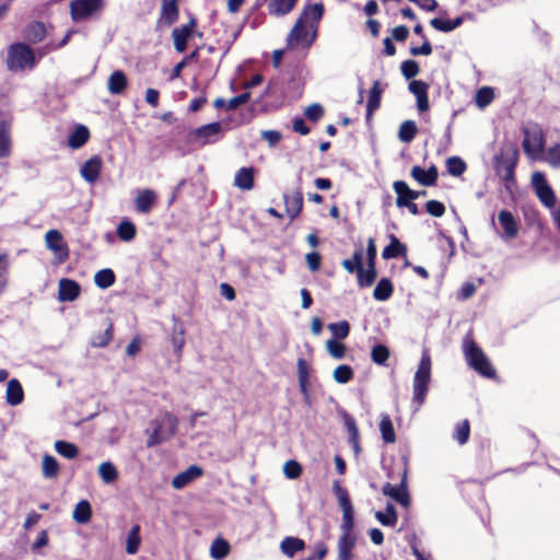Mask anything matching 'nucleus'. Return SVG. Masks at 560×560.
Returning <instances> with one entry per match:
<instances>
[{
  "mask_svg": "<svg viewBox=\"0 0 560 560\" xmlns=\"http://www.w3.org/2000/svg\"><path fill=\"white\" fill-rule=\"evenodd\" d=\"M323 14L324 5L322 3H314L304 7L288 35V48H310L317 37L318 24Z\"/></svg>",
  "mask_w": 560,
  "mask_h": 560,
  "instance_id": "obj_1",
  "label": "nucleus"
},
{
  "mask_svg": "<svg viewBox=\"0 0 560 560\" xmlns=\"http://www.w3.org/2000/svg\"><path fill=\"white\" fill-rule=\"evenodd\" d=\"M432 361L428 350L422 351V355L412 382V402L417 405L416 409L425 401L431 382Z\"/></svg>",
  "mask_w": 560,
  "mask_h": 560,
  "instance_id": "obj_2",
  "label": "nucleus"
},
{
  "mask_svg": "<svg viewBox=\"0 0 560 560\" xmlns=\"http://www.w3.org/2000/svg\"><path fill=\"white\" fill-rule=\"evenodd\" d=\"M7 66L13 72L32 70L36 66L35 54L26 44H12L8 49Z\"/></svg>",
  "mask_w": 560,
  "mask_h": 560,
  "instance_id": "obj_3",
  "label": "nucleus"
},
{
  "mask_svg": "<svg viewBox=\"0 0 560 560\" xmlns=\"http://www.w3.org/2000/svg\"><path fill=\"white\" fill-rule=\"evenodd\" d=\"M463 350L470 368L485 377H494L495 370L483 351L471 339L464 340Z\"/></svg>",
  "mask_w": 560,
  "mask_h": 560,
  "instance_id": "obj_4",
  "label": "nucleus"
},
{
  "mask_svg": "<svg viewBox=\"0 0 560 560\" xmlns=\"http://www.w3.org/2000/svg\"><path fill=\"white\" fill-rule=\"evenodd\" d=\"M177 424V418L170 412H165L161 417L154 419L151 422L152 432L148 439L147 445H158L172 438L176 432Z\"/></svg>",
  "mask_w": 560,
  "mask_h": 560,
  "instance_id": "obj_5",
  "label": "nucleus"
},
{
  "mask_svg": "<svg viewBox=\"0 0 560 560\" xmlns=\"http://www.w3.org/2000/svg\"><path fill=\"white\" fill-rule=\"evenodd\" d=\"M332 491L338 500V504L342 511V522L340 525L342 535L347 537H354L352 535V529L354 526V510L352 502L349 498V493L346 488H343L339 481H334Z\"/></svg>",
  "mask_w": 560,
  "mask_h": 560,
  "instance_id": "obj_6",
  "label": "nucleus"
},
{
  "mask_svg": "<svg viewBox=\"0 0 560 560\" xmlns=\"http://www.w3.org/2000/svg\"><path fill=\"white\" fill-rule=\"evenodd\" d=\"M516 162L517 151L514 148L502 149L500 154L495 158V172L506 185L514 182Z\"/></svg>",
  "mask_w": 560,
  "mask_h": 560,
  "instance_id": "obj_7",
  "label": "nucleus"
},
{
  "mask_svg": "<svg viewBox=\"0 0 560 560\" xmlns=\"http://www.w3.org/2000/svg\"><path fill=\"white\" fill-rule=\"evenodd\" d=\"M545 137L542 129L536 125H528L524 129L523 148L527 155L537 159L544 152Z\"/></svg>",
  "mask_w": 560,
  "mask_h": 560,
  "instance_id": "obj_8",
  "label": "nucleus"
},
{
  "mask_svg": "<svg viewBox=\"0 0 560 560\" xmlns=\"http://www.w3.org/2000/svg\"><path fill=\"white\" fill-rule=\"evenodd\" d=\"M104 0H72L70 14L74 22L86 21L101 13L104 9Z\"/></svg>",
  "mask_w": 560,
  "mask_h": 560,
  "instance_id": "obj_9",
  "label": "nucleus"
},
{
  "mask_svg": "<svg viewBox=\"0 0 560 560\" xmlns=\"http://www.w3.org/2000/svg\"><path fill=\"white\" fill-rule=\"evenodd\" d=\"M532 185L536 191L537 197L541 201L542 205H545L550 210L553 209L557 205V198L552 190V188L549 186V184L546 180V177L544 173L541 172H535L532 175Z\"/></svg>",
  "mask_w": 560,
  "mask_h": 560,
  "instance_id": "obj_10",
  "label": "nucleus"
},
{
  "mask_svg": "<svg viewBox=\"0 0 560 560\" xmlns=\"http://www.w3.org/2000/svg\"><path fill=\"white\" fill-rule=\"evenodd\" d=\"M382 492L384 495L392 498L402 506H409L410 497L407 489V465H405L400 483L398 486H394L389 482H386L382 488Z\"/></svg>",
  "mask_w": 560,
  "mask_h": 560,
  "instance_id": "obj_11",
  "label": "nucleus"
},
{
  "mask_svg": "<svg viewBox=\"0 0 560 560\" xmlns=\"http://www.w3.org/2000/svg\"><path fill=\"white\" fill-rule=\"evenodd\" d=\"M222 132V125L220 122H212L203 125L194 131V138L200 144H209L215 142Z\"/></svg>",
  "mask_w": 560,
  "mask_h": 560,
  "instance_id": "obj_12",
  "label": "nucleus"
},
{
  "mask_svg": "<svg viewBox=\"0 0 560 560\" xmlns=\"http://www.w3.org/2000/svg\"><path fill=\"white\" fill-rule=\"evenodd\" d=\"M498 222L503 232L501 237L504 241L513 240L518 234V222L515 217L508 210H502L498 214Z\"/></svg>",
  "mask_w": 560,
  "mask_h": 560,
  "instance_id": "obj_13",
  "label": "nucleus"
},
{
  "mask_svg": "<svg viewBox=\"0 0 560 560\" xmlns=\"http://www.w3.org/2000/svg\"><path fill=\"white\" fill-rule=\"evenodd\" d=\"M196 20L191 19L188 24L175 27L172 32L174 47L176 51L183 52L187 47V42L194 34Z\"/></svg>",
  "mask_w": 560,
  "mask_h": 560,
  "instance_id": "obj_14",
  "label": "nucleus"
},
{
  "mask_svg": "<svg viewBox=\"0 0 560 560\" xmlns=\"http://www.w3.org/2000/svg\"><path fill=\"white\" fill-rule=\"evenodd\" d=\"M177 0H163L161 14L158 21L159 27H168L178 19Z\"/></svg>",
  "mask_w": 560,
  "mask_h": 560,
  "instance_id": "obj_15",
  "label": "nucleus"
},
{
  "mask_svg": "<svg viewBox=\"0 0 560 560\" xmlns=\"http://www.w3.org/2000/svg\"><path fill=\"white\" fill-rule=\"evenodd\" d=\"M102 165V159L98 155L92 156L81 166L82 178L90 184L95 183L100 177Z\"/></svg>",
  "mask_w": 560,
  "mask_h": 560,
  "instance_id": "obj_16",
  "label": "nucleus"
},
{
  "mask_svg": "<svg viewBox=\"0 0 560 560\" xmlns=\"http://www.w3.org/2000/svg\"><path fill=\"white\" fill-rule=\"evenodd\" d=\"M45 242L48 249L59 256L61 259L68 257V250L63 244L62 235L57 230H49L45 235Z\"/></svg>",
  "mask_w": 560,
  "mask_h": 560,
  "instance_id": "obj_17",
  "label": "nucleus"
},
{
  "mask_svg": "<svg viewBox=\"0 0 560 560\" xmlns=\"http://www.w3.org/2000/svg\"><path fill=\"white\" fill-rule=\"evenodd\" d=\"M81 292V288L78 282L70 279H61L58 285V299L61 302L74 301Z\"/></svg>",
  "mask_w": 560,
  "mask_h": 560,
  "instance_id": "obj_18",
  "label": "nucleus"
},
{
  "mask_svg": "<svg viewBox=\"0 0 560 560\" xmlns=\"http://www.w3.org/2000/svg\"><path fill=\"white\" fill-rule=\"evenodd\" d=\"M283 199L287 214L290 217V219H295L300 214L303 207L302 190L296 188L292 192L285 194Z\"/></svg>",
  "mask_w": 560,
  "mask_h": 560,
  "instance_id": "obj_19",
  "label": "nucleus"
},
{
  "mask_svg": "<svg viewBox=\"0 0 560 560\" xmlns=\"http://www.w3.org/2000/svg\"><path fill=\"white\" fill-rule=\"evenodd\" d=\"M409 91L417 98V107L420 112L429 109L428 89L429 85L423 81L413 80L409 83Z\"/></svg>",
  "mask_w": 560,
  "mask_h": 560,
  "instance_id": "obj_20",
  "label": "nucleus"
},
{
  "mask_svg": "<svg viewBox=\"0 0 560 560\" xmlns=\"http://www.w3.org/2000/svg\"><path fill=\"white\" fill-rule=\"evenodd\" d=\"M202 475V469L199 466L191 465L186 470L176 475L172 480V486L175 489H183L195 479Z\"/></svg>",
  "mask_w": 560,
  "mask_h": 560,
  "instance_id": "obj_21",
  "label": "nucleus"
},
{
  "mask_svg": "<svg viewBox=\"0 0 560 560\" xmlns=\"http://www.w3.org/2000/svg\"><path fill=\"white\" fill-rule=\"evenodd\" d=\"M156 198L158 196L152 189L140 190L135 199L136 210L140 213L150 212Z\"/></svg>",
  "mask_w": 560,
  "mask_h": 560,
  "instance_id": "obj_22",
  "label": "nucleus"
},
{
  "mask_svg": "<svg viewBox=\"0 0 560 560\" xmlns=\"http://www.w3.org/2000/svg\"><path fill=\"white\" fill-rule=\"evenodd\" d=\"M270 15L283 16L289 14L299 0H265Z\"/></svg>",
  "mask_w": 560,
  "mask_h": 560,
  "instance_id": "obj_23",
  "label": "nucleus"
},
{
  "mask_svg": "<svg viewBox=\"0 0 560 560\" xmlns=\"http://www.w3.org/2000/svg\"><path fill=\"white\" fill-rule=\"evenodd\" d=\"M411 176L422 186H433L438 179V171L434 166L423 170L416 165L411 168Z\"/></svg>",
  "mask_w": 560,
  "mask_h": 560,
  "instance_id": "obj_24",
  "label": "nucleus"
},
{
  "mask_svg": "<svg viewBox=\"0 0 560 560\" xmlns=\"http://www.w3.org/2000/svg\"><path fill=\"white\" fill-rule=\"evenodd\" d=\"M24 399V390L16 378H12L7 384L5 400L10 406H18Z\"/></svg>",
  "mask_w": 560,
  "mask_h": 560,
  "instance_id": "obj_25",
  "label": "nucleus"
},
{
  "mask_svg": "<svg viewBox=\"0 0 560 560\" xmlns=\"http://www.w3.org/2000/svg\"><path fill=\"white\" fill-rule=\"evenodd\" d=\"M174 326L171 335V343L177 358L182 357V351L185 346V328L184 325L177 319L173 318Z\"/></svg>",
  "mask_w": 560,
  "mask_h": 560,
  "instance_id": "obj_26",
  "label": "nucleus"
},
{
  "mask_svg": "<svg viewBox=\"0 0 560 560\" xmlns=\"http://www.w3.org/2000/svg\"><path fill=\"white\" fill-rule=\"evenodd\" d=\"M11 154V122L9 120L0 121V159L8 158Z\"/></svg>",
  "mask_w": 560,
  "mask_h": 560,
  "instance_id": "obj_27",
  "label": "nucleus"
},
{
  "mask_svg": "<svg viewBox=\"0 0 560 560\" xmlns=\"http://www.w3.org/2000/svg\"><path fill=\"white\" fill-rule=\"evenodd\" d=\"M128 85L126 74L121 70L114 71L107 81V90L112 95H118L125 91Z\"/></svg>",
  "mask_w": 560,
  "mask_h": 560,
  "instance_id": "obj_28",
  "label": "nucleus"
},
{
  "mask_svg": "<svg viewBox=\"0 0 560 560\" xmlns=\"http://www.w3.org/2000/svg\"><path fill=\"white\" fill-rule=\"evenodd\" d=\"M234 186L241 190H250L254 187V168L242 167L234 176Z\"/></svg>",
  "mask_w": 560,
  "mask_h": 560,
  "instance_id": "obj_29",
  "label": "nucleus"
},
{
  "mask_svg": "<svg viewBox=\"0 0 560 560\" xmlns=\"http://www.w3.org/2000/svg\"><path fill=\"white\" fill-rule=\"evenodd\" d=\"M355 537L340 536L338 539V560H352Z\"/></svg>",
  "mask_w": 560,
  "mask_h": 560,
  "instance_id": "obj_30",
  "label": "nucleus"
},
{
  "mask_svg": "<svg viewBox=\"0 0 560 560\" xmlns=\"http://www.w3.org/2000/svg\"><path fill=\"white\" fill-rule=\"evenodd\" d=\"M89 138H90L89 129L83 125H79L69 135L68 145L72 149H79L88 142Z\"/></svg>",
  "mask_w": 560,
  "mask_h": 560,
  "instance_id": "obj_31",
  "label": "nucleus"
},
{
  "mask_svg": "<svg viewBox=\"0 0 560 560\" xmlns=\"http://www.w3.org/2000/svg\"><path fill=\"white\" fill-rule=\"evenodd\" d=\"M383 88L381 86L380 81H375L370 91L368 105H366V116L370 118L372 114L380 107L381 96L383 93Z\"/></svg>",
  "mask_w": 560,
  "mask_h": 560,
  "instance_id": "obj_32",
  "label": "nucleus"
},
{
  "mask_svg": "<svg viewBox=\"0 0 560 560\" xmlns=\"http://www.w3.org/2000/svg\"><path fill=\"white\" fill-rule=\"evenodd\" d=\"M407 253V247L402 243L399 242L397 237L390 235V243L383 249L382 256L384 259L396 258L398 256H404Z\"/></svg>",
  "mask_w": 560,
  "mask_h": 560,
  "instance_id": "obj_33",
  "label": "nucleus"
},
{
  "mask_svg": "<svg viewBox=\"0 0 560 560\" xmlns=\"http://www.w3.org/2000/svg\"><path fill=\"white\" fill-rule=\"evenodd\" d=\"M304 548V540L298 537H285L280 544L281 551L288 557H293L298 551H301Z\"/></svg>",
  "mask_w": 560,
  "mask_h": 560,
  "instance_id": "obj_34",
  "label": "nucleus"
},
{
  "mask_svg": "<svg viewBox=\"0 0 560 560\" xmlns=\"http://www.w3.org/2000/svg\"><path fill=\"white\" fill-rule=\"evenodd\" d=\"M141 545L140 526L133 525L128 532L126 539V552L128 555H136Z\"/></svg>",
  "mask_w": 560,
  "mask_h": 560,
  "instance_id": "obj_35",
  "label": "nucleus"
},
{
  "mask_svg": "<svg viewBox=\"0 0 560 560\" xmlns=\"http://www.w3.org/2000/svg\"><path fill=\"white\" fill-rule=\"evenodd\" d=\"M377 276V271L375 268V264H368L366 269L361 267L359 270L357 278H358V284L361 288H366L373 284Z\"/></svg>",
  "mask_w": 560,
  "mask_h": 560,
  "instance_id": "obj_36",
  "label": "nucleus"
},
{
  "mask_svg": "<svg viewBox=\"0 0 560 560\" xmlns=\"http://www.w3.org/2000/svg\"><path fill=\"white\" fill-rule=\"evenodd\" d=\"M394 288L389 279L382 278L373 291L376 301H387L393 294Z\"/></svg>",
  "mask_w": 560,
  "mask_h": 560,
  "instance_id": "obj_37",
  "label": "nucleus"
},
{
  "mask_svg": "<svg viewBox=\"0 0 560 560\" xmlns=\"http://www.w3.org/2000/svg\"><path fill=\"white\" fill-rule=\"evenodd\" d=\"M380 431L385 443L392 444L396 441V434L393 422L388 415H382L380 421Z\"/></svg>",
  "mask_w": 560,
  "mask_h": 560,
  "instance_id": "obj_38",
  "label": "nucleus"
},
{
  "mask_svg": "<svg viewBox=\"0 0 560 560\" xmlns=\"http://www.w3.org/2000/svg\"><path fill=\"white\" fill-rule=\"evenodd\" d=\"M98 475L102 481L106 485H110L118 479V470L110 462H103L100 464Z\"/></svg>",
  "mask_w": 560,
  "mask_h": 560,
  "instance_id": "obj_39",
  "label": "nucleus"
},
{
  "mask_svg": "<svg viewBox=\"0 0 560 560\" xmlns=\"http://www.w3.org/2000/svg\"><path fill=\"white\" fill-rule=\"evenodd\" d=\"M59 472V464L51 455H44L42 460V474L46 479H54Z\"/></svg>",
  "mask_w": 560,
  "mask_h": 560,
  "instance_id": "obj_40",
  "label": "nucleus"
},
{
  "mask_svg": "<svg viewBox=\"0 0 560 560\" xmlns=\"http://www.w3.org/2000/svg\"><path fill=\"white\" fill-rule=\"evenodd\" d=\"M363 249L360 247L354 250L353 255L349 259H343L341 265L349 273H357L361 269L363 262Z\"/></svg>",
  "mask_w": 560,
  "mask_h": 560,
  "instance_id": "obj_41",
  "label": "nucleus"
},
{
  "mask_svg": "<svg viewBox=\"0 0 560 560\" xmlns=\"http://www.w3.org/2000/svg\"><path fill=\"white\" fill-rule=\"evenodd\" d=\"M431 26L440 32H451L463 24V18H456L454 20L432 19L430 22Z\"/></svg>",
  "mask_w": 560,
  "mask_h": 560,
  "instance_id": "obj_42",
  "label": "nucleus"
},
{
  "mask_svg": "<svg viewBox=\"0 0 560 560\" xmlns=\"http://www.w3.org/2000/svg\"><path fill=\"white\" fill-rule=\"evenodd\" d=\"M375 518L384 526H395L398 520L395 506L388 503L385 512L377 511L375 513Z\"/></svg>",
  "mask_w": 560,
  "mask_h": 560,
  "instance_id": "obj_43",
  "label": "nucleus"
},
{
  "mask_svg": "<svg viewBox=\"0 0 560 560\" xmlns=\"http://www.w3.org/2000/svg\"><path fill=\"white\" fill-rule=\"evenodd\" d=\"M46 35L45 25L40 22L30 24L25 31V38L32 43H38L44 39Z\"/></svg>",
  "mask_w": 560,
  "mask_h": 560,
  "instance_id": "obj_44",
  "label": "nucleus"
},
{
  "mask_svg": "<svg viewBox=\"0 0 560 560\" xmlns=\"http://www.w3.org/2000/svg\"><path fill=\"white\" fill-rule=\"evenodd\" d=\"M95 284L101 289H107L115 283V273L112 269H102L94 276Z\"/></svg>",
  "mask_w": 560,
  "mask_h": 560,
  "instance_id": "obj_45",
  "label": "nucleus"
},
{
  "mask_svg": "<svg viewBox=\"0 0 560 560\" xmlns=\"http://www.w3.org/2000/svg\"><path fill=\"white\" fill-rule=\"evenodd\" d=\"M345 425L349 434V441L352 444L355 452H359V430L357 428L355 420L349 415H345Z\"/></svg>",
  "mask_w": 560,
  "mask_h": 560,
  "instance_id": "obj_46",
  "label": "nucleus"
},
{
  "mask_svg": "<svg viewBox=\"0 0 560 560\" xmlns=\"http://www.w3.org/2000/svg\"><path fill=\"white\" fill-rule=\"evenodd\" d=\"M91 514L92 511L90 503L85 500H82L75 505V509L73 511V518L78 523L84 524L90 521Z\"/></svg>",
  "mask_w": 560,
  "mask_h": 560,
  "instance_id": "obj_47",
  "label": "nucleus"
},
{
  "mask_svg": "<svg viewBox=\"0 0 560 560\" xmlns=\"http://www.w3.org/2000/svg\"><path fill=\"white\" fill-rule=\"evenodd\" d=\"M417 133V126L412 120L404 121L398 131V138L405 143H409L413 140Z\"/></svg>",
  "mask_w": 560,
  "mask_h": 560,
  "instance_id": "obj_48",
  "label": "nucleus"
},
{
  "mask_svg": "<svg viewBox=\"0 0 560 560\" xmlns=\"http://www.w3.org/2000/svg\"><path fill=\"white\" fill-rule=\"evenodd\" d=\"M137 233L136 226L128 220L121 221L117 226V235L124 242H130Z\"/></svg>",
  "mask_w": 560,
  "mask_h": 560,
  "instance_id": "obj_49",
  "label": "nucleus"
},
{
  "mask_svg": "<svg viewBox=\"0 0 560 560\" xmlns=\"http://www.w3.org/2000/svg\"><path fill=\"white\" fill-rule=\"evenodd\" d=\"M229 551V544L221 538H217L210 547V555L215 560H222L228 556Z\"/></svg>",
  "mask_w": 560,
  "mask_h": 560,
  "instance_id": "obj_50",
  "label": "nucleus"
},
{
  "mask_svg": "<svg viewBox=\"0 0 560 560\" xmlns=\"http://www.w3.org/2000/svg\"><path fill=\"white\" fill-rule=\"evenodd\" d=\"M55 450L59 455L68 459H72L79 454L78 447L73 443L66 441H57L55 443Z\"/></svg>",
  "mask_w": 560,
  "mask_h": 560,
  "instance_id": "obj_51",
  "label": "nucleus"
},
{
  "mask_svg": "<svg viewBox=\"0 0 560 560\" xmlns=\"http://www.w3.org/2000/svg\"><path fill=\"white\" fill-rule=\"evenodd\" d=\"M296 365H298V377H299V384H300L301 390L303 393H306L311 368L304 359H299Z\"/></svg>",
  "mask_w": 560,
  "mask_h": 560,
  "instance_id": "obj_52",
  "label": "nucleus"
},
{
  "mask_svg": "<svg viewBox=\"0 0 560 560\" xmlns=\"http://www.w3.org/2000/svg\"><path fill=\"white\" fill-rule=\"evenodd\" d=\"M332 377L335 382L346 384L353 378V370L347 364L338 365L334 370Z\"/></svg>",
  "mask_w": 560,
  "mask_h": 560,
  "instance_id": "obj_53",
  "label": "nucleus"
},
{
  "mask_svg": "<svg viewBox=\"0 0 560 560\" xmlns=\"http://www.w3.org/2000/svg\"><path fill=\"white\" fill-rule=\"evenodd\" d=\"M393 188L395 192L397 194V197H401L402 194H406V196L412 201L419 196L424 195V191H416L408 187V185L402 180H397L393 184Z\"/></svg>",
  "mask_w": 560,
  "mask_h": 560,
  "instance_id": "obj_54",
  "label": "nucleus"
},
{
  "mask_svg": "<svg viewBox=\"0 0 560 560\" xmlns=\"http://www.w3.org/2000/svg\"><path fill=\"white\" fill-rule=\"evenodd\" d=\"M372 361L378 365H384L389 358V350L384 345H376L371 351Z\"/></svg>",
  "mask_w": 560,
  "mask_h": 560,
  "instance_id": "obj_55",
  "label": "nucleus"
},
{
  "mask_svg": "<svg viewBox=\"0 0 560 560\" xmlns=\"http://www.w3.org/2000/svg\"><path fill=\"white\" fill-rule=\"evenodd\" d=\"M326 349L329 355L334 359H342L346 355V347L343 343L336 339H329L326 342Z\"/></svg>",
  "mask_w": 560,
  "mask_h": 560,
  "instance_id": "obj_56",
  "label": "nucleus"
},
{
  "mask_svg": "<svg viewBox=\"0 0 560 560\" xmlns=\"http://www.w3.org/2000/svg\"><path fill=\"white\" fill-rule=\"evenodd\" d=\"M447 172L453 176H460L466 171L465 162L458 156H452L446 161Z\"/></svg>",
  "mask_w": 560,
  "mask_h": 560,
  "instance_id": "obj_57",
  "label": "nucleus"
},
{
  "mask_svg": "<svg viewBox=\"0 0 560 560\" xmlns=\"http://www.w3.org/2000/svg\"><path fill=\"white\" fill-rule=\"evenodd\" d=\"M328 328L332 332L334 339H345L350 331V326L347 320L329 324Z\"/></svg>",
  "mask_w": 560,
  "mask_h": 560,
  "instance_id": "obj_58",
  "label": "nucleus"
},
{
  "mask_svg": "<svg viewBox=\"0 0 560 560\" xmlns=\"http://www.w3.org/2000/svg\"><path fill=\"white\" fill-rule=\"evenodd\" d=\"M470 427L468 420H464L455 427L454 439L460 444H465L468 441Z\"/></svg>",
  "mask_w": 560,
  "mask_h": 560,
  "instance_id": "obj_59",
  "label": "nucleus"
},
{
  "mask_svg": "<svg viewBox=\"0 0 560 560\" xmlns=\"http://www.w3.org/2000/svg\"><path fill=\"white\" fill-rule=\"evenodd\" d=\"M546 162L556 168H560V143L550 147L545 153Z\"/></svg>",
  "mask_w": 560,
  "mask_h": 560,
  "instance_id": "obj_60",
  "label": "nucleus"
},
{
  "mask_svg": "<svg viewBox=\"0 0 560 560\" xmlns=\"http://www.w3.org/2000/svg\"><path fill=\"white\" fill-rule=\"evenodd\" d=\"M493 100V91L491 88H481L476 94V104L478 107L483 108L488 106Z\"/></svg>",
  "mask_w": 560,
  "mask_h": 560,
  "instance_id": "obj_61",
  "label": "nucleus"
},
{
  "mask_svg": "<svg viewBox=\"0 0 560 560\" xmlns=\"http://www.w3.org/2000/svg\"><path fill=\"white\" fill-rule=\"evenodd\" d=\"M283 474L288 479H298L302 474V466L296 460H288L283 465Z\"/></svg>",
  "mask_w": 560,
  "mask_h": 560,
  "instance_id": "obj_62",
  "label": "nucleus"
},
{
  "mask_svg": "<svg viewBox=\"0 0 560 560\" xmlns=\"http://www.w3.org/2000/svg\"><path fill=\"white\" fill-rule=\"evenodd\" d=\"M113 338V327L109 325L104 332L94 336L92 340V345L94 347H105L109 343Z\"/></svg>",
  "mask_w": 560,
  "mask_h": 560,
  "instance_id": "obj_63",
  "label": "nucleus"
},
{
  "mask_svg": "<svg viewBox=\"0 0 560 560\" xmlns=\"http://www.w3.org/2000/svg\"><path fill=\"white\" fill-rule=\"evenodd\" d=\"M304 115L306 116L307 119L312 121H317L323 117L324 108L320 104L314 103L305 108Z\"/></svg>",
  "mask_w": 560,
  "mask_h": 560,
  "instance_id": "obj_64",
  "label": "nucleus"
}]
</instances>
